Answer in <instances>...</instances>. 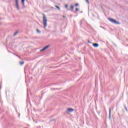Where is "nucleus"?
I'll list each match as a JSON object with an SVG mask.
<instances>
[{"mask_svg":"<svg viewBox=\"0 0 128 128\" xmlns=\"http://www.w3.org/2000/svg\"><path fill=\"white\" fill-rule=\"evenodd\" d=\"M48 19L46 18V16L45 14H43V24H44V28H46V26H48Z\"/></svg>","mask_w":128,"mask_h":128,"instance_id":"obj_1","label":"nucleus"},{"mask_svg":"<svg viewBox=\"0 0 128 128\" xmlns=\"http://www.w3.org/2000/svg\"><path fill=\"white\" fill-rule=\"evenodd\" d=\"M109 20L111 22H112L113 24H120V22L116 21V20L112 18H108Z\"/></svg>","mask_w":128,"mask_h":128,"instance_id":"obj_2","label":"nucleus"},{"mask_svg":"<svg viewBox=\"0 0 128 128\" xmlns=\"http://www.w3.org/2000/svg\"><path fill=\"white\" fill-rule=\"evenodd\" d=\"M15 2H16V10H20V4H18V0H15Z\"/></svg>","mask_w":128,"mask_h":128,"instance_id":"obj_3","label":"nucleus"},{"mask_svg":"<svg viewBox=\"0 0 128 128\" xmlns=\"http://www.w3.org/2000/svg\"><path fill=\"white\" fill-rule=\"evenodd\" d=\"M50 48V46H45L44 48H43L42 50H40V52H44V50H47V48Z\"/></svg>","mask_w":128,"mask_h":128,"instance_id":"obj_4","label":"nucleus"},{"mask_svg":"<svg viewBox=\"0 0 128 128\" xmlns=\"http://www.w3.org/2000/svg\"><path fill=\"white\" fill-rule=\"evenodd\" d=\"M74 110L72 108H69L68 109V111L69 112H74Z\"/></svg>","mask_w":128,"mask_h":128,"instance_id":"obj_5","label":"nucleus"},{"mask_svg":"<svg viewBox=\"0 0 128 128\" xmlns=\"http://www.w3.org/2000/svg\"><path fill=\"white\" fill-rule=\"evenodd\" d=\"M93 46H94V48H98V43H94L92 44Z\"/></svg>","mask_w":128,"mask_h":128,"instance_id":"obj_6","label":"nucleus"},{"mask_svg":"<svg viewBox=\"0 0 128 128\" xmlns=\"http://www.w3.org/2000/svg\"><path fill=\"white\" fill-rule=\"evenodd\" d=\"M111 116H112L111 108H110V110H109V118H110Z\"/></svg>","mask_w":128,"mask_h":128,"instance_id":"obj_7","label":"nucleus"},{"mask_svg":"<svg viewBox=\"0 0 128 128\" xmlns=\"http://www.w3.org/2000/svg\"><path fill=\"white\" fill-rule=\"evenodd\" d=\"M24 0H22V4L23 6V8H26V5H24Z\"/></svg>","mask_w":128,"mask_h":128,"instance_id":"obj_8","label":"nucleus"},{"mask_svg":"<svg viewBox=\"0 0 128 128\" xmlns=\"http://www.w3.org/2000/svg\"><path fill=\"white\" fill-rule=\"evenodd\" d=\"M55 8H58V10H60V8L58 6H55Z\"/></svg>","mask_w":128,"mask_h":128,"instance_id":"obj_9","label":"nucleus"},{"mask_svg":"<svg viewBox=\"0 0 128 128\" xmlns=\"http://www.w3.org/2000/svg\"><path fill=\"white\" fill-rule=\"evenodd\" d=\"M20 66H22L23 64H24V62L23 61V62H20Z\"/></svg>","mask_w":128,"mask_h":128,"instance_id":"obj_10","label":"nucleus"},{"mask_svg":"<svg viewBox=\"0 0 128 128\" xmlns=\"http://www.w3.org/2000/svg\"><path fill=\"white\" fill-rule=\"evenodd\" d=\"M18 34V31H16V32L14 33V36H16V34Z\"/></svg>","mask_w":128,"mask_h":128,"instance_id":"obj_11","label":"nucleus"},{"mask_svg":"<svg viewBox=\"0 0 128 128\" xmlns=\"http://www.w3.org/2000/svg\"><path fill=\"white\" fill-rule=\"evenodd\" d=\"M13 54H14V56H18L19 58H20V57L18 56V54L14 53Z\"/></svg>","mask_w":128,"mask_h":128,"instance_id":"obj_12","label":"nucleus"},{"mask_svg":"<svg viewBox=\"0 0 128 128\" xmlns=\"http://www.w3.org/2000/svg\"><path fill=\"white\" fill-rule=\"evenodd\" d=\"M36 32H38V34H40V31L38 29L36 30Z\"/></svg>","mask_w":128,"mask_h":128,"instance_id":"obj_13","label":"nucleus"},{"mask_svg":"<svg viewBox=\"0 0 128 128\" xmlns=\"http://www.w3.org/2000/svg\"><path fill=\"white\" fill-rule=\"evenodd\" d=\"M85 1L88 4H90V1H88V0H85Z\"/></svg>","mask_w":128,"mask_h":128,"instance_id":"obj_14","label":"nucleus"},{"mask_svg":"<svg viewBox=\"0 0 128 128\" xmlns=\"http://www.w3.org/2000/svg\"><path fill=\"white\" fill-rule=\"evenodd\" d=\"M124 108H125L126 112H128V108H126V106H124Z\"/></svg>","mask_w":128,"mask_h":128,"instance_id":"obj_15","label":"nucleus"},{"mask_svg":"<svg viewBox=\"0 0 128 128\" xmlns=\"http://www.w3.org/2000/svg\"><path fill=\"white\" fill-rule=\"evenodd\" d=\"M65 8H68V4H66L65 5Z\"/></svg>","mask_w":128,"mask_h":128,"instance_id":"obj_16","label":"nucleus"},{"mask_svg":"<svg viewBox=\"0 0 128 128\" xmlns=\"http://www.w3.org/2000/svg\"><path fill=\"white\" fill-rule=\"evenodd\" d=\"M70 8H71V10H74V6H71Z\"/></svg>","mask_w":128,"mask_h":128,"instance_id":"obj_17","label":"nucleus"},{"mask_svg":"<svg viewBox=\"0 0 128 128\" xmlns=\"http://www.w3.org/2000/svg\"><path fill=\"white\" fill-rule=\"evenodd\" d=\"M76 12H78V8H76Z\"/></svg>","mask_w":128,"mask_h":128,"instance_id":"obj_18","label":"nucleus"},{"mask_svg":"<svg viewBox=\"0 0 128 128\" xmlns=\"http://www.w3.org/2000/svg\"><path fill=\"white\" fill-rule=\"evenodd\" d=\"M78 6V4H75V6Z\"/></svg>","mask_w":128,"mask_h":128,"instance_id":"obj_19","label":"nucleus"},{"mask_svg":"<svg viewBox=\"0 0 128 128\" xmlns=\"http://www.w3.org/2000/svg\"><path fill=\"white\" fill-rule=\"evenodd\" d=\"M100 28H104V30H106V28H104V27L100 26Z\"/></svg>","mask_w":128,"mask_h":128,"instance_id":"obj_20","label":"nucleus"},{"mask_svg":"<svg viewBox=\"0 0 128 128\" xmlns=\"http://www.w3.org/2000/svg\"><path fill=\"white\" fill-rule=\"evenodd\" d=\"M56 120V119H52V121Z\"/></svg>","mask_w":128,"mask_h":128,"instance_id":"obj_21","label":"nucleus"},{"mask_svg":"<svg viewBox=\"0 0 128 128\" xmlns=\"http://www.w3.org/2000/svg\"><path fill=\"white\" fill-rule=\"evenodd\" d=\"M63 16V18H66V16Z\"/></svg>","mask_w":128,"mask_h":128,"instance_id":"obj_22","label":"nucleus"},{"mask_svg":"<svg viewBox=\"0 0 128 128\" xmlns=\"http://www.w3.org/2000/svg\"><path fill=\"white\" fill-rule=\"evenodd\" d=\"M88 42H89L90 44V41H88Z\"/></svg>","mask_w":128,"mask_h":128,"instance_id":"obj_23","label":"nucleus"},{"mask_svg":"<svg viewBox=\"0 0 128 128\" xmlns=\"http://www.w3.org/2000/svg\"><path fill=\"white\" fill-rule=\"evenodd\" d=\"M8 52H10L8 51Z\"/></svg>","mask_w":128,"mask_h":128,"instance_id":"obj_24","label":"nucleus"},{"mask_svg":"<svg viewBox=\"0 0 128 128\" xmlns=\"http://www.w3.org/2000/svg\"><path fill=\"white\" fill-rule=\"evenodd\" d=\"M80 24H82V21H81V23H80Z\"/></svg>","mask_w":128,"mask_h":128,"instance_id":"obj_25","label":"nucleus"}]
</instances>
